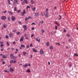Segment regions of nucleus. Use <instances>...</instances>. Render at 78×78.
<instances>
[{"label":"nucleus","mask_w":78,"mask_h":78,"mask_svg":"<svg viewBox=\"0 0 78 78\" xmlns=\"http://www.w3.org/2000/svg\"><path fill=\"white\" fill-rule=\"evenodd\" d=\"M16 59H15L14 60H11L10 61V64H11L12 63H15L16 62Z\"/></svg>","instance_id":"1"},{"label":"nucleus","mask_w":78,"mask_h":78,"mask_svg":"<svg viewBox=\"0 0 78 78\" xmlns=\"http://www.w3.org/2000/svg\"><path fill=\"white\" fill-rule=\"evenodd\" d=\"M44 15L46 17H48V12L46 11L44 13Z\"/></svg>","instance_id":"2"},{"label":"nucleus","mask_w":78,"mask_h":78,"mask_svg":"<svg viewBox=\"0 0 78 78\" xmlns=\"http://www.w3.org/2000/svg\"><path fill=\"white\" fill-rule=\"evenodd\" d=\"M11 19L12 21L14 22L15 20H16V17L14 16H12V17Z\"/></svg>","instance_id":"3"},{"label":"nucleus","mask_w":78,"mask_h":78,"mask_svg":"<svg viewBox=\"0 0 78 78\" xmlns=\"http://www.w3.org/2000/svg\"><path fill=\"white\" fill-rule=\"evenodd\" d=\"M40 53L41 54V55H42V54H44V52L43 51V50L42 49H41L40 50Z\"/></svg>","instance_id":"4"},{"label":"nucleus","mask_w":78,"mask_h":78,"mask_svg":"<svg viewBox=\"0 0 78 78\" xmlns=\"http://www.w3.org/2000/svg\"><path fill=\"white\" fill-rule=\"evenodd\" d=\"M23 27L24 30H27V26L26 25H24L23 26Z\"/></svg>","instance_id":"5"},{"label":"nucleus","mask_w":78,"mask_h":78,"mask_svg":"<svg viewBox=\"0 0 78 78\" xmlns=\"http://www.w3.org/2000/svg\"><path fill=\"white\" fill-rule=\"evenodd\" d=\"M1 19H3V20H6V17L5 16H2L1 17Z\"/></svg>","instance_id":"6"},{"label":"nucleus","mask_w":78,"mask_h":78,"mask_svg":"<svg viewBox=\"0 0 78 78\" xmlns=\"http://www.w3.org/2000/svg\"><path fill=\"white\" fill-rule=\"evenodd\" d=\"M23 41V36H21V37L20 38V42H21V41Z\"/></svg>","instance_id":"7"},{"label":"nucleus","mask_w":78,"mask_h":78,"mask_svg":"<svg viewBox=\"0 0 78 78\" xmlns=\"http://www.w3.org/2000/svg\"><path fill=\"white\" fill-rule=\"evenodd\" d=\"M28 64L26 63V64L23 65V67H24V68H27V66H28Z\"/></svg>","instance_id":"8"},{"label":"nucleus","mask_w":78,"mask_h":78,"mask_svg":"<svg viewBox=\"0 0 78 78\" xmlns=\"http://www.w3.org/2000/svg\"><path fill=\"white\" fill-rule=\"evenodd\" d=\"M10 57L11 58H12V57L13 58H15V57L14 55H13V54L12 53L10 54Z\"/></svg>","instance_id":"9"},{"label":"nucleus","mask_w":78,"mask_h":78,"mask_svg":"<svg viewBox=\"0 0 78 78\" xmlns=\"http://www.w3.org/2000/svg\"><path fill=\"white\" fill-rule=\"evenodd\" d=\"M36 40L37 42H40V38H39V37L36 38Z\"/></svg>","instance_id":"10"},{"label":"nucleus","mask_w":78,"mask_h":78,"mask_svg":"<svg viewBox=\"0 0 78 78\" xmlns=\"http://www.w3.org/2000/svg\"><path fill=\"white\" fill-rule=\"evenodd\" d=\"M2 26H3V27H4V28H6L7 27V25L5 23L3 24L2 25Z\"/></svg>","instance_id":"11"},{"label":"nucleus","mask_w":78,"mask_h":78,"mask_svg":"<svg viewBox=\"0 0 78 78\" xmlns=\"http://www.w3.org/2000/svg\"><path fill=\"white\" fill-rule=\"evenodd\" d=\"M32 50H33V51H34V52H36V53H37V51L36 49H35V48H33L32 49Z\"/></svg>","instance_id":"12"},{"label":"nucleus","mask_w":78,"mask_h":78,"mask_svg":"<svg viewBox=\"0 0 78 78\" xmlns=\"http://www.w3.org/2000/svg\"><path fill=\"white\" fill-rule=\"evenodd\" d=\"M2 58H4V59H6V58H7V56H6V55H5L4 54L3 55Z\"/></svg>","instance_id":"13"},{"label":"nucleus","mask_w":78,"mask_h":78,"mask_svg":"<svg viewBox=\"0 0 78 78\" xmlns=\"http://www.w3.org/2000/svg\"><path fill=\"white\" fill-rule=\"evenodd\" d=\"M35 16H37V17H38L39 16V14H38V13L36 12L35 14H34Z\"/></svg>","instance_id":"14"},{"label":"nucleus","mask_w":78,"mask_h":78,"mask_svg":"<svg viewBox=\"0 0 78 78\" xmlns=\"http://www.w3.org/2000/svg\"><path fill=\"white\" fill-rule=\"evenodd\" d=\"M30 2H31V3H32V4H35V2H33V0H31L30 1Z\"/></svg>","instance_id":"15"},{"label":"nucleus","mask_w":78,"mask_h":78,"mask_svg":"<svg viewBox=\"0 0 78 78\" xmlns=\"http://www.w3.org/2000/svg\"><path fill=\"white\" fill-rule=\"evenodd\" d=\"M27 52H25V51L23 52V55H24V56H25V55H27Z\"/></svg>","instance_id":"16"},{"label":"nucleus","mask_w":78,"mask_h":78,"mask_svg":"<svg viewBox=\"0 0 78 78\" xmlns=\"http://www.w3.org/2000/svg\"><path fill=\"white\" fill-rule=\"evenodd\" d=\"M8 12H9V13L10 14H11L12 15V14H13V13H12L11 12V11H8Z\"/></svg>","instance_id":"17"},{"label":"nucleus","mask_w":78,"mask_h":78,"mask_svg":"<svg viewBox=\"0 0 78 78\" xmlns=\"http://www.w3.org/2000/svg\"><path fill=\"white\" fill-rule=\"evenodd\" d=\"M10 72H14V70L13 69H12V68H10Z\"/></svg>","instance_id":"18"},{"label":"nucleus","mask_w":78,"mask_h":78,"mask_svg":"<svg viewBox=\"0 0 78 78\" xmlns=\"http://www.w3.org/2000/svg\"><path fill=\"white\" fill-rule=\"evenodd\" d=\"M21 47H23V48H25V45L23 44H21Z\"/></svg>","instance_id":"19"},{"label":"nucleus","mask_w":78,"mask_h":78,"mask_svg":"<svg viewBox=\"0 0 78 78\" xmlns=\"http://www.w3.org/2000/svg\"><path fill=\"white\" fill-rule=\"evenodd\" d=\"M8 0V3L9 5H11V3L10 2V0Z\"/></svg>","instance_id":"20"},{"label":"nucleus","mask_w":78,"mask_h":78,"mask_svg":"<svg viewBox=\"0 0 78 78\" xmlns=\"http://www.w3.org/2000/svg\"><path fill=\"white\" fill-rule=\"evenodd\" d=\"M24 3H26V4H27L28 3V1L27 0H24Z\"/></svg>","instance_id":"21"},{"label":"nucleus","mask_w":78,"mask_h":78,"mask_svg":"<svg viewBox=\"0 0 78 78\" xmlns=\"http://www.w3.org/2000/svg\"><path fill=\"white\" fill-rule=\"evenodd\" d=\"M27 72H29V73L31 72V71L28 69H27Z\"/></svg>","instance_id":"22"},{"label":"nucleus","mask_w":78,"mask_h":78,"mask_svg":"<svg viewBox=\"0 0 78 78\" xmlns=\"http://www.w3.org/2000/svg\"><path fill=\"white\" fill-rule=\"evenodd\" d=\"M41 31L42 33H44V32H45V31H44V29H42L41 30Z\"/></svg>","instance_id":"23"},{"label":"nucleus","mask_w":78,"mask_h":78,"mask_svg":"<svg viewBox=\"0 0 78 78\" xmlns=\"http://www.w3.org/2000/svg\"><path fill=\"white\" fill-rule=\"evenodd\" d=\"M16 34H17L18 35H19V34H20L21 33H20V32H18L16 33Z\"/></svg>","instance_id":"24"},{"label":"nucleus","mask_w":78,"mask_h":78,"mask_svg":"<svg viewBox=\"0 0 78 78\" xmlns=\"http://www.w3.org/2000/svg\"><path fill=\"white\" fill-rule=\"evenodd\" d=\"M9 36L10 37H12V34L11 33H9Z\"/></svg>","instance_id":"25"},{"label":"nucleus","mask_w":78,"mask_h":78,"mask_svg":"<svg viewBox=\"0 0 78 78\" xmlns=\"http://www.w3.org/2000/svg\"><path fill=\"white\" fill-rule=\"evenodd\" d=\"M21 14L22 16H23L24 15H25V14L23 12H22L21 13Z\"/></svg>","instance_id":"26"},{"label":"nucleus","mask_w":78,"mask_h":78,"mask_svg":"<svg viewBox=\"0 0 78 78\" xmlns=\"http://www.w3.org/2000/svg\"><path fill=\"white\" fill-rule=\"evenodd\" d=\"M50 50H53V46H51L50 47Z\"/></svg>","instance_id":"27"},{"label":"nucleus","mask_w":78,"mask_h":78,"mask_svg":"<svg viewBox=\"0 0 78 78\" xmlns=\"http://www.w3.org/2000/svg\"><path fill=\"white\" fill-rule=\"evenodd\" d=\"M74 56H78V54H77V53H74Z\"/></svg>","instance_id":"28"},{"label":"nucleus","mask_w":78,"mask_h":78,"mask_svg":"<svg viewBox=\"0 0 78 78\" xmlns=\"http://www.w3.org/2000/svg\"><path fill=\"white\" fill-rule=\"evenodd\" d=\"M5 37L6 39H8V38H9V36L8 35H6Z\"/></svg>","instance_id":"29"},{"label":"nucleus","mask_w":78,"mask_h":78,"mask_svg":"<svg viewBox=\"0 0 78 78\" xmlns=\"http://www.w3.org/2000/svg\"><path fill=\"white\" fill-rule=\"evenodd\" d=\"M7 45L8 46H9L10 45V44H9V42H8V41H7Z\"/></svg>","instance_id":"30"},{"label":"nucleus","mask_w":78,"mask_h":78,"mask_svg":"<svg viewBox=\"0 0 78 78\" xmlns=\"http://www.w3.org/2000/svg\"><path fill=\"white\" fill-rule=\"evenodd\" d=\"M46 45L48 47L49 46V42H47Z\"/></svg>","instance_id":"31"},{"label":"nucleus","mask_w":78,"mask_h":78,"mask_svg":"<svg viewBox=\"0 0 78 78\" xmlns=\"http://www.w3.org/2000/svg\"><path fill=\"white\" fill-rule=\"evenodd\" d=\"M36 10V7H34L33 9L32 10L34 11H35Z\"/></svg>","instance_id":"32"},{"label":"nucleus","mask_w":78,"mask_h":78,"mask_svg":"<svg viewBox=\"0 0 78 78\" xmlns=\"http://www.w3.org/2000/svg\"><path fill=\"white\" fill-rule=\"evenodd\" d=\"M27 48H30V46L29 45L26 46Z\"/></svg>","instance_id":"33"},{"label":"nucleus","mask_w":78,"mask_h":78,"mask_svg":"<svg viewBox=\"0 0 78 78\" xmlns=\"http://www.w3.org/2000/svg\"><path fill=\"white\" fill-rule=\"evenodd\" d=\"M12 44H16V42L15 41H13L12 42Z\"/></svg>","instance_id":"34"},{"label":"nucleus","mask_w":78,"mask_h":78,"mask_svg":"<svg viewBox=\"0 0 78 78\" xmlns=\"http://www.w3.org/2000/svg\"><path fill=\"white\" fill-rule=\"evenodd\" d=\"M4 45L3 44H2L0 45V47H2L3 46H4Z\"/></svg>","instance_id":"35"},{"label":"nucleus","mask_w":78,"mask_h":78,"mask_svg":"<svg viewBox=\"0 0 78 78\" xmlns=\"http://www.w3.org/2000/svg\"><path fill=\"white\" fill-rule=\"evenodd\" d=\"M21 11L20 10H18L17 11V12L18 13V12H20Z\"/></svg>","instance_id":"36"},{"label":"nucleus","mask_w":78,"mask_h":78,"mask_svg":"<svg viewBox=\"0 0 78 78\" xmlns=\"http://www.w3.org/2000/svg\"><path fill=\"white\" fill-rule=\"evenodd\" d=\"M59 17H60V18H59V20H61V18H62V17H61V16L60 15H59Z\"/></svg>","instance_id":"37"},{"label":"nucleus","mask_w":78,"mask_h":78,"mask_svg":"<svg viewBox=\"0 0 78 78\" xmlns=\"http://www.w3.org/2000/svg\"><path fill=\"white\" fill-rule=\"evenodd\" d=\"M14 11H17V8L16 7H15Z\"/></svg>","instance_id":"38"},{"label":"nucleus","mask_w":78,"mask_h":78,"mask_svg":"<svg viewBox=\"0 0 78 78\" xmlns=\"http://www.w3.org/2000/svg\"><path fill=\"white\" fill-rule=\"evenodd\" d=\"M24 14H26V12H25V10H24L23 11V12Z\"/></svg>","instance_id":"39"},{"label":"nucleus","mask_w":78,"mask_h":78,"mask_svg":"<svg viewBox=\"0 0 78 78\" xmlns=\"http://www.w3.org/2000/svg\"><path fill=\"white\" fill-rule=\"evenodd\" d=\"M28 8H30V6H27V9Z\"/></svg>","instance_id":"40"},{"label":"nucleus","mask_w":78,"mask_h":78,"mask_svg":"<svg viewBox=\"0 0 78 78\" xmlns=\"http://www.w3.org/2000/svg\"><path fill=\"white\" fill-rule=\"evenodd\" d=\"M18 23H19L20 24V25H22V22H20V21H18Z\"/></svg>","instance_id":"41"},{"label":"nucleus","mask_w":78,"mask_h":78,"mask_svg":"<svg viewBox=\"0 0 78 78\" xmlns=\"http://www.w3.org/2000/svg\"><path fill=\"white\" fill-rule=\"evenodd\" d=\"M55 30H57V29H58V27H57V26H55Z\"/></svg>","instance_id":"42"},{"label":"nucleus","mask_w":78,"mask_h":78,"mask_svg":"<svg viewBox=\"0 0 78 78\" xmlns=\"http://www.w3.org/2000/svg\"><path fill=\"white\" fill-rule=\"evenodd\" d=\"M41 23V24H43V23H44V21H41L40 22Z\"/></svg>","instance_id":"43"},{"label":"nucleus","mask_w":78,"mask_h":78,"mask_svg":"<svg viewBox=\"0 0 78 78\" xmlns=\"http://www.w3.org/2000/svg\"><path fill=\"white\" fill-rule=\"evenodd\" d=\"M15 2L16 3H17V2H18V1H17V0H15Z\"/></svg>","instance_id":"44"},{"label":"nucleus","mask_w":78,"mask_h":78,"mask_svg":"<svg viewBox=\"0 0 78 78\" xmlns=\"http://www.w3.org/2000/svg\"><path fill=\"white\" fill-rule=\"evenodd\" d=\"M66 36H68V37H69V34H66Z\"/></svg>","instance_id":"45"},{"label":"nucleus","mask_w":78,"mask_h":78,"mask_svg":"<svg viewBox=\"0 0 78 78\" xmlns=\"http://www.w3.org/2000/svg\"><path fill=\"white\" fill-rule=\"evenodd\" d=\"M25 20H28V18H27V17H26L25 19Z\"/></svg>","instance_id":"46"},{"label":"nucleus","mask_w":78,"mask_h":78,"mask_svg":"<svg viewBox=\"0 0 78 78\" xmlns=\"http://www.w3.org/2000/svg\"><path fill=\"white\" fill-rule=\"evenodd\" d=\"M16 31H17V30H12V31L13 32H14L15 33V32H16Z\"/></svg>","instance_id":"47"},{"label":"nucleus","mask_w":78,"mask_h":78,"mask_svg":"<svg viewBox=\"0 0 78 78\" xmlns=\"http://www.w3.org/2000/svg\"><path fill=\"white\" fill-rule=\"evenodd\" d=\"M56 44H58L59 45H60V44L59 43H56Z\"/></svg>","instance_id":"48"},{"label":"nucleus","mask_w":78,"mask_h":78,"mask_svg":"<svg viewBox=\"0 0 78 78\" xmlns=\"http://www.w3.org/2000/svg\"><path fill=\"white\" fill-rule=\"evenodd\" d=\"M30 47H32L33 46V44H30Z\"/></svg>","instance_id":"49"},{"label":"nucleus","mask_w":78,"mask_h":78,"mask_svg":"<svg viewBox=\"0 0 78 78\" xmlns=\"http://www.w3.org/2000/svg\"><path fill=\"white\" fill-rule=\"evenodd\" d=\"M63 32L64 33H66V30L65 29L63 30Z\"/></svg>","instance_id":"50"},{"label":"nucleus","mask_w":78,"mask_h":78,"mask_svg":"<svg viewBox=\"0 0 78 78\" xmlns=\"http://www.w3.org/2000/svg\"><path fill=\"white\" fill-rule=\"evenodd\" d=\"M7 50L8 51H9V50H10V48H7Z\"/></svg>","instance_id":"51"},{"label":"nucleus","mask_w":78,"mask_h":78,"mask_svg":"<svg viewBox=\"0 0 78 78\" xmlns=\"http://www.w3.org/2000/svg\"><path fill=\"white\" fill-rule=\"evenodd\" d=\"M31 25H36V24H35L34 23H33L31 24Z\"/></svg>","instance_id":"52"},{"label":"nucleus","mask_w":78,"mask_h":78,"mask_svg":"<svg viewBox=\"0 0 78 78\" xmlns=\"http://www.w3.org/2000/svg\"><path fill=\"white\" fill-rule=\"evenodd\" d=\"M8 19L9 21L11 20V19H10V18L9 17H8Z\"/></svg>","instance_id":"53"},{"label":"nucleus","mask_w":78,"mask_h":78,"mask_svg":"<svg viewBox=\"0 0 78 78\" xmlns=\"http://www.w3.org/2000/svg\"><path fill=\"white\" fill-rule=\"evenodd\" d=\"M4 72H8V71L6 70H4Z\"/></svg>","instance_id":"54"},{"label":"nucleus","mask_w":78,"mask_h":78,"mask_svg":"<svg viewBox=\"0 0 78 78\" xmlns=\"http://www.w3.org/2000/svg\"><path fill=\"white\" fill-rule=\"evenodd\" d=\"M34 35L33 34H32L31 35V37H33V36H34Z\"/></svg>","instance_id":"55"},{"label":"nucleus","mask_w":78,"mask_h":78,"mask_svg":"<svg viewBox=\"0 0 78 78\" xmlns=\"http://www.w3.org/2000/svg\"><path fill=\"white\" fill-rule=\"evenodd\" d=\"M22 4H23V5H25V2H24V1L23 2V3H22Z\"/></svg>","instance_id":"56"},{"label":"nucleus","mask_w":78,"mask_h":78,"mask_svg":"<svg viewBox=\"0 0 78 78\" xmlns=\"http://www.w3.org/2000/svg\"><path fill=\"white\" fill-rule=\"evenodd\" d=\"M3 12H4V14H5V13H6L7 12L6 11H5Z\"/></svg>","instance_id":"57"},{"label":"nucleus","mask_w":78,"mask_h":78,"mask_svg":"<svg viewBox=\"0 0 78 78\" xmlns=\"http://www.w3.org/2000/svg\"><path fill=\"white\" fill-rule=\"evenodd\" d=\"M28 18H29V19H31V17L30 16H28Z\"/></svg>","instance_id":"58"},{"label":"nucleus","mask_w":78,"mask_h":78,"mask_svg":"<svg viewBox=\"0 0 78 78\" xmlns=\"http://www.w3.org/2000/svg\"><path fill=\"white\" fill-rule=\"evenodd\" d=\"M2 63L3 64H5V62H3Z\"/></svg>","instance_id":"59"},{"label":"nucleus","mask_w":78,"mask_h":78,"mask_svg":"<svg viewBox=\"0 0 78 78\" xmlns=\"http://www.w3.org/2000/svg\"><path fill=\"white\" fill-rule=\"evenodd\" d=\"M11 65H9L8 66V67L9 68H10V67H11Z\"/></svg>","instance_id":"60"},{"label":"nucleus","mask_w":78,"mask_h":78,"mask_svg":"<svg viewBox=\"0 0 78 78\" xmlns=\"http://www.w3.org/2000/svg\"><path fill=\"white\" fill-rule=\"evenodd\" d=\"M34 27H32L31 30H34Z\"/></svg>","instance_id":"61"},{"label":"nucleus","mask_w":78,"mask_h":78,"mask_svg":"<svg viewBox=\"0 0 78 78\" xmlns=\"http://www.w3.org/2000/svg\"><path fill=\"white\" fill-rule=\"evenodd\" d=\"M25 39H28V37H25Z\"/></svg>","instance_id":"62"},{"label":"nucleus","mask_w":78,"mask_h":78,"mask_svg":"<svg viewBox=\"0 0 78 78\" xmlns=\"http://www.w3.org/2000/svg\"><path fill=\"white\" fill-rule=\"evenodd\" d=\"M3 48H2L1 49V51H3Z\"/></svg>","instance_id":"63"},{"label":"nucleus","mask_w":78,"mask_h":78,"mask_svg":"<svg viewBox=\"0 0 78 78\" xmlns=\"http://www.w3.org/2000/svg\"><path fill=\"white\" fill-rule=\"evenodd\" d=\"M46 11H48V9H46Z\"/></svg>","instance_id":"64"}]
</instances>
